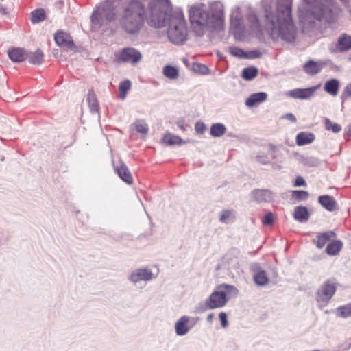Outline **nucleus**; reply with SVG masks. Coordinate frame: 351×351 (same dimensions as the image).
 <instances>
[{
    "instance_id": "obj_1",
    "label": "nucleus",
    "mask_w": 351,
    "mask_h": 351,
    "mask_svg": "<svg viewBox=\"0 0 351 351\" xmlns=\"http://www.w3.org/2000/svg\"><path fill=\"white\" fill-rule=\"evenodd\" d=\"M148 5V23L156 28L165 25L169 11L168 0H128L121 10L119 23L121 28L129 34H136L143 28L146 19L145 5Z\"/></svg>"
},
{
    "instance_id": "obj_2",
    "label": "nucleus",
    "mask_w": 351,
    "mask_h": 351,
    "mask_svg": "<svg viewBox=\"0 0 351 351\" xmlns=\"http://www.w3.org/2000/svg\"><path fill=\"white\" fill-rule=\"evenodd\" d=\"M189 19L194 33L202 36L208 29L220 30L223 27V5L221 2H214L207 8L203 3H196L189 9Z\"/></svg>"
},
{
    "instance_id": "obj_3",
    "label": "nucleus",
    "mask_w": 351,
    "mask_h": 351,
    "mask_svg": "<svg viewBox=\"0 0 351 351\" xmlns=\"http://www.w3.org/2000/svg\"><path fill=\"white\" fill-rule=\"evenodd\" d=\"M304 8L299 10L303 27L313 28L320 23L334 22L341 12L340 8L333 0H303Z\"/></svg>"
},
{
    "instance_id": "obj_4",
    "label": "nucleus",
    "mask_w": 351,
    "mask_h": 351,
    "mask_svg": "<svg viewBox=\"0 0 351 351\" xmlns=\"http://www.w3.org/2000/svg\"><path fill=\"white\" fill-rule=\"evenodd\" d=\"M291 0H278L276 16L270 13L265 15L267 28L273 39L281 38L293 42L295 38V29L291 19Z\"/></svg>"
},
{
    "instance_id": "obj_5",
    "label": "nucleus",
    "mask_w": 351,
    "mask_h": 351,
    "mask_svg": "<svg viewBox=\"0 0 351 351\" xmlns=\"http://www.w3.org/2000/svg\"><path fill=\"white\" fill-rule=\"evenodd\" d=\"M170 12L171 8L169 7V11L165 20V21L167 19L169 21L168 38L174 44H182L186 40L188 35L184 14L182 12H175L170 16Z\"/></svg>"
},
{
    "instance_id": "obj_6",
    "label": "nucleus",
    "mask_w": 351,
    "mask_h": 351,
    "mask_svg": "<svg viewBox=\"0 0 351 351\" xmlns=\"http://www.w3.org/2000/svg\"><path fill=\"white\" fill-rule=\"evenodd\" d=\"M102 18H105L108 21L115 19V8L111 0H106L102 8L95 10L91 17L93 23L99 22Z\"/></svg>"
},
{
    "instance_id": "obj_7",
    "label": "nucleus",
    "mask_w": 351,
    "mask_h": 351,
    "mask_svg": "<svg viewBox=\"0 0 351 351\" xmlns=\"http://www.w3.org/2000/svg\"><path fill=\"white\" fill-rule=\"evenodd\" d=\"M336 287L330 280H326L317 292L316 300L320 306H325L334 295Z\"/></svg>"
},
{
    "instance_id": "obj_8",
    "label": "nucleus",
    "mask_w": 351,
    "mask_h": 351,
    "mask_svg": "<svg viewBox=\"0 0 351 351\" xmlns=\"http://www.w3.org/2000/svg\"><path fill=\"white\" fill-rule=\"evenodd\" d=\"M226 293L223 291H214L206 302V306L210 309L223 307L227 302Z\"/></svg>"
},
{
    "instance_id": "obj_9",
    "label": "nucleus",
    "mask_w": 351,
    "mask_h": 351,
    "mask_svg": "<svg viewBox=\"0 0 351 351\" xmlns=\"http://www.w3.org/2000/svg\"><path fill=\"white\" fill-rule=\"evenodd\" d=\"M230 25L234 34H241L243 32L244 27L239 8H236L233 10L230 16Z\"/></svg>"
},
{
    "instance_id": "obj_10",
    "label": "nucleus",
    "mask_w": 351,
    "mask_h": 351,
    "mask_svg": "<svg viewBox=\"0 0 351 351\" xmlns=\"http://www.w3.org/2000/svg\"><path fill=\"white\" fill-rule=\"evenodd\" d=\"M141 53L132 47L125 48L122 50L120 58L123 62H128L136 64L141 59Z\"/></svg>"
},
{
    "instance_id": "obj_11",
    "label": "nucleus",
    "mask_w": 351,
    "mask_h": 351,
    "mask_svg": "<svg viewBox=\"0 0 351 351\" xmlns=\"http://www.w3.org/2000/svg\"><path fill=\"white\" fill-rule=\"evenodd\" d=\"M317 89V86L308 88H295L290 90L288 95L295 99H307L313 95Z\"/></svg>"
},
{
    "instance_id": "obj_12",
    "label": "nucleus",
    "mask_w": 351,
    "mask_h": 351,
    "mask_svg": "<svg viewBox=\"0 0 351 351\" xmlns=\"http://www.w3.org/2000/svg\"><path fill=\"white\" fill-rule=\"evenodd\" d=\"M54 39L57 45L61 47L67 49H73L75 47L70 35L63 31H58L55 34Z\"/></svg>"
},
{
    "instance_id": "obj_13",
    "label": "nucleus",
    "mask_w": 351,
    "mask_h": 351,
    "mask_svg": "<svg viewBox=\"0 0 351 351\" xmlns=\"http://www.w3.org/2000/svg\"><path fill=\"white\" fill-rule=\"evenodd\" d=\"M247 20L249 22V27L252 33L256 36H259L263 35V29L259 23V21L254 13L250 12L248 14Z\"/></svg>"
},
{
    "instance_id": "obj_14",
    "label": "nucleus",
    "mask_w": 351,
    "mask_h": 351,
    "mask_svg": "<svg viewBox=\"0 0 351 351\" xmlns=\"http://www.w3.org/2000/svg\"><path fill=\"white\" fill-rule=\"evenodd\" d=\"M10 59L14 62H21L27 56V53L23 48H13L8 51Z\"/></svg>"
},
{
    "instance_id": "obj_15",
    "label": "nucleus",
    "mask_w": 351,
    "mask_h": 351,
    "mask_svg": "<svg viewBox=\"0 0 351 351\" xmlns=\"http://www.w3.org/2000/svg\"><path fill=\"white\" fill-rule=\"evenodd\" d=\"M254 199L258 202H270L274 199V194L269 190H255L252 192Z\"/></svg>"
},
{
    "instance_id": "obj_16",
    "label": "nucleus",
    "mask_w": 351,
    "mask_h": 351,
    "mask_svg": "<svg viewBox=\"0 0 351 351\" xmlns=\"http://www.w3.org/2000/svg\"><path fill=\"white\" fill-rule=\"evenodd\" d=\"M319 204L328 211H334L338 209L337 204L335 199L330 195H322L319 197Z\"/></svg>"
},
{
    "instance_id": "obj_17",
    "label": "nucleus",
    "mask_w": 351,
    "mask_h": 351,
    "mask_svg": "<svg viewBox=\"0 0 351 351\" xmlns=\"http://www.w3.org/2000/svg\"><path fill=\"white\" fill-rule=\"evenodd\" d=\"M338 51L344 52L351 49V36L348 34H343L338 39L337 43Z\"/></svg>"
},
{
    "instance_id": "obj_18",
    "label": "nucleus",
    "mask_w": 351,
    "mask_h": 351,
    "mask_svg": "<svg viewBox=\"0 0 351 351\" xmlns=\"http://www.w3.org/2000/svg\"><path fill=\"white\" fill-rule=\"evenodd\" d=\"M152 278V272L148 269H138L130 276V280L133 282L139 280H148Z\"/></svg>"
},
{
    "instance_id": "obj_19",
    "label": "nucleus",
    "mask_w": 351,
    "mask_h": 351,
    "mask_svg": "<svg viewBox=\"0 0 351 351\" xmlns=\"http://www.w3.org/2000/svg\"><path fill=\"white\" fill-rule=\"evenodd\" d=\"M339 88V82L336 79L327 81L324 86V90L332 96H336L338 94Z\"/></svg>"
},
{
    "instance_id": "obj_20",
    "label": "nucleus",
    "mask_w": 351,
    "mask_h": 351,
    "mask_svg": "<svg viewBox=\"0 0 351 351\" xmlns=\"http://www.w3.org/2000/svg\"><path fill=\"white\" fill-rule=\"evenodd\" d=\"M117 172L120 177V178L123 180L127 184H132L133 182V178L131 173L129 171L128 168L124 164H121L119 167L117 168Z\"/></svg>"
},
{
    "instance_id": "obj_21",
    "label": "nucleus",
    "mask_w": 351,
    "mask_h": 351,
    "mask_svg": "<svg viewBox=\"0 0 351 351\" xmlns=\"http://www.w3.org/2000/svg\"><path fill=\"white\" fill-rule=\"evenodd\" d=\"M267 98V94L265 93H257L252 94L245 101V105L252 107L257 104L264 101Z\"/></svg>"
},
{
    "instance_id": "obj_22",
    "label": "nucleus",
    "mask_w": 351,
    "mask_h": 351,
    "mask_svg": "<svg viewBox=\"0 0 351 351\" xmlns=\"http://www.w3.org/2000/svg\"><path fill=\"white\" fill-rule=\"evenodd\" d=\"M294 218L300 222L306 221L309 218V213L304 206H298L294 210Z\"/></svg>"
},
{
    "instance_id": "obj_23",
    "label": "nucleus",
    "mask_w": 351,
    "mask_h": 351,
    "mask_svg": "<svg viewBox=\"0 0 351 351\" xmlns=\"http://www.w3.org/2000/svg\"><path fill=\"white\" fill-rule=\"evenodd\" d=\"M322 66L314 61L309 60L304 65V71L309 75H315L320 72Z\"/></svg>"
},
{
    "instance_id": "obj_24",
    "label": "nucleus",
    "mask_w": 351,
    "mask_h": 351,
    "mask_svg": "<svg viewBox=\"0 0 351 351\" xmlns=\"http://www.w3.org/2000/svg\"><path fill=\"white\" fill-rule=\"evenodd\" d=\"M315 136L311 133L300 132L296 136V142L298 145H304L312 143Z\"/></svg>"
},
{
    "instance_id": "obj_25",
    "label": "nucleus",
    "mask_w": 351,
    "mask_h": 351,
    "mask_svg": "<svg viewBox=\"0 0 351 351\" xmlns=\"http://www.w3.org/2000/svg\"><path fill=\"white\" fill-rule=\"evenodd\" d=\"M336 237V234L332 231H328L322 233L317 237V247L318 248H322L327 241H330L332 238Z\"/></svg>"
},
{
    "instance_id": "obj_26",
    "label": "nucleus",
    "mask_w": 351,
    "mask_h": 351,
    "mask_svg": "<svg viewBox=\"0 0 351 351\" xmlns=\"http://www.w3.org/2000/svg\"><path fill=\"white\" fill-rule=\"evenodd\" d=\"M343 247V243L341 241L337 240L329 243L326 249V252L328 254L334 256L337 255Z\"/></svg>"
},
{
    "instance_id": "obj_27",
    "label": "nucleus",
    "mask_w": 351,
    "mask_h": 351,
    "mask_svg": "<svg viewBox=\"0 0 351 351\" xmlns=\"http://www.w3.org/2000/svg\"><path fill=\"white\" fill-rule=\"evenodd\" d=\"M43 52L38 49L34 52L27 53V58L31 64H40L43 62Z\"/></svg>"
},
{
    "instance_id": "obj_28",
    "label": "nucleus",
    "mask_w": 351,
    "mask_h": 351,
    "mask_svg": "<svg viewBox=\"0 0 351 351\" xmlns=\"http://www.w3.org/2000/svg\"><path fill=\"white\" fill-rule=\"evenodd\" d=\"M189 321V318L186 316H183L181 319L176 324V330L178 335H185L188 332V328L186 324Z\"/></svg>"
},
{
    "instance_id": "obj_29",
    "label": "nucleus",
    "mask_w": 351,
    "mask_h": 351,
    "mask_svg": "<svg viewBox=\"0 0 351 351\" xmlns=\"http://www.w3.org/2000/svg\"><path fill=\"white\" fill-rule=\"evenodd\" d=\"M87 101L91 112H97L99 110V104L96 95L93 90H90L87 95Z\"/></svg>"
},
{
    "instance_id": "obj_30",
    "label": "nucleus",
    "mask_w": 351,
    "mask_h": 351,
    "mask_svg": "<svg viewBox=\"0 0 351 351\" xmlns=\"http://www.w3.org/2000/svg\"><path fill=\"white\" fill-rule=\"evenodd\" d=\"M254 280L256 284L264 286L268 282V278L265 271L258 269L254 275Z\"/></svg>"
},
{
    "instance_id": "obj_31",
    "label": "nucleus",
    "mask_w": 351,
    "mask_h": 351,
    "mask_svg": "<svg viewBox=\"0 0 351 351\" xmlns=\"http://www.w3.org/2000/svg\"><path fill=\"white\" fill-rule=\"evenodd\" d=\"M226 128L222 123H214L210 128V134L213 136L219 137L225 134Z\"/></svg>"
},
{
    "instance_id": "obj_32",
    "label": "nucleus",
    "mask_w": 351,
    "mask_h": 351,
    "mask_svg": "<svg viewBox=\"0 0 351 351\" xmlns=\"http://www.w3.org/2000/svg\"><path fill=\"white\" fill-rule=\"evenodd\" d=\"M258 74V70L254 66L247 67L243 70L242 77L247 80H251Z\"/></svg>"
},
{
    "instance_id": "obj_33",
    "label": "nucleus",
    "mask_w": 351,
    "mask_h": 351,
    "mask_svg": "<svg viewBox=\"0 0 351 351\" xmlns=\"http://www.w3.org/2000/svg\"><path fill=\"white\" fill-rule=\"evenodd\" d=\"M163 74L165 77L171 80H175L178 76V71L174 66H165L163 69Z\"/></svg>"
},
{
    "instance_id": "obj_34",
    "label": "nucleus",
    "mask_w": 351,
    "mask_h": 351,
    "mask_svg": "<svg viewBox=\"0 0 351 351\" xmlns=\"http://www.w3.org/2000/svg\"><path fill=\"white\" fill-rule=\"evenodd\" d=\"M45 19V12L43 9H37L32 12V22L38 23L44 21Z\"/></svg>"
},
{
    "instance_id": "obj_35",
    "label": "nucleus",
    "mask_w": 351,
    "mask_h": 351,
    "mask_svg": "<svg viewBox=\"0 0 351 351\" xmlns=\"http://www.w3.org/2000/svg\"><path fill=\"white\" fill-rule=\"evenodd\" d=\"M163 142L169 145H180L182 143V139L178 136L170 134L165 135L163 137Z\"/></svg>"
},
{
    "instance_id": "obj_36",
    "label": "nucleus",
    "mask_w": 351,
    "mask_h": 351,
    "mask_svg": "<svg viewBox=\"0 0 351 351\" xmlns=\"http://www.w3.org/2000/svg\"><path fill=\"white\" fill-rule=\"evenodd\" d=\"M130 88L131 82L128 80H124L120 83L119 89L121 99H123L125 98L127 92L130 89Z\"/></svg>"
},
{
    "instance_id": "obj_37",
    "label": "nucleus",
    "mask_w": 351,
    "mask_h": 351,
    "mask_svg": "<svg viewBox=\"0 0 351 351\" xmlns=\"http://www.w3.org/2000/svg\"><path fill=\"white\" fill-rule=\"evenodd\" d=\"M324 123L326 129L327 130H331L334 133H337L341 130V127L340 125L335 123H332L331 121L328 118L325 119Z\"/></svg>"
},
{
    "instance_id": "obj_38",
    "label": "nucleus",
    "mask_w": 351,
    "mask_h": 351,
    "mask_svg": "<svg viewBox=\"0 0 351 351\" xmlns=\"http://www.w3.org/2000/svg\"><path fill=\"white\" fill-rule=\"evenodd\" d=\"M308 197V193L304 191H293L292 198L298 201L306 200Z\"/></svg>"
},
{
    "instance_id": "obj_39",
    "label": "nucleus",
    "mask_w": 351,
    "mask_h": 351,
    "mask_svg": "<svg viewBox=\"0 0 351 351\" xmlns=\"http://www.w3.org/2000/svg\"><path fill=\"white\" fill-rule=\"evenodd\" d=\"M136 131L141 134H146L148 131L147 125L141 121H138L134 123Z\"/></svg>"
},
{
    "instance_id": "obj_40",
    "label": "nucleus",
    "mask_w": 351,
    "mask_h": 351,
    "mask_svg": "<svg viewBox=\"0 0 351 351\" xmlns=\"http://www.w3.org/2000/svg\"><path fill=\"white\" fill-rule=\"evenodd\" d=\"M340 315L342 317H348L351 316V304L341 306L338 308Z\"/></svg>"
},
{
    "instance_id": "obj_41",
    "label": "nucleus",
    "mask_w": 351,
    "mask_h": 351,
    "mask_svg": "<svg viewBox=\"0 0 351 351\" xmlns=\"http://www.w3.org/2000/svg\"><path fill=\"white\" fill-rule=\"evenodd\" d=\"M230 53L236 57L239 58H246L247 55L246 53L244 52L239 47H231L230 49Z\"/></svg>"
},
{
    "instance_id": "obj_42",
    "label": "nucleus",
    "mask_w": 351,
    "mask_h": 351,
    "mask_svg": "<svg viewBox=\"0 0 351 351\" xmlns=\"http://www.w3.org/2000/svg\"><path fill=\"white\" fill-rule=\"evenodd\" d=\"M274 216L272 213H267L263 218L262 223L265 226H271L273 224Z\"/></svg>"
},
{
    "instance_id": "obj_43",
    "label": "nucleus",
    "mask_w": 351,
    "mask_h": 351,
    "mask_svg": "<svg viewBox=\"0 0 351 351\" xmlns=\"http://www.w3.org/2000/svg\"><path fill=\"white\" fill-rule=\"evenodd\" d=\"M193 69L202 74H206L208 71V68L206 66L201 64H195L193 65Z\"/></svg>"
},
{
    "instance_id": "obj_44",
    "label": "nucleus",
    "mask_w": 351,
    "mask_h": 351,
    "mask_svg": "<svg viewBox=\"0 0 351 351\" xmlns=\"http://www.w3.org/2000/svg\"><path fill=\"white\" fill-rule=\"evenodd\" d=\"M233 215L232 211L231 210H224L221 217L219 220L221 222L226 223L228 220Z\"/></svg>"
},
{
    "instance_id": "obj_45",
    "label": "nucleus",
    "mask_w": 351,
    "mask_h": 351,
    "mask_svg": "<svg viewBox=\"0 0 351 351\" xmlns=\"http://www.w3.org/2000/svg\"><path fill=\"white\" fill-rule=\"evenodd\" d=\"M219 319L221 320V326L223 328H226L228 326V320L227 315L225 313H220L219 315Z\"/></svg>"
},
{
    "instance_id": "obj_46",
    "label": "nucleus",
    "mask_w": 351,
    "mask_h": 351,
    "mask_svg": "<svg viewBox=\"0 0 351 351\" xmlns=\"http://www.w3.org/2000/svg\"><path fill=\"white\" fill-rule=\"evenodd\" d=\"M246 58H256L260 57L261 52L257 50H254L246 53Z\"/></svg>"
},
{
    "instance_id": "obj_47",
    "label": "nucleus",
    "mask_w": 351,
    "mask_h": 351,
    "mask_svg": "<svg viewBox=\"0 0 351 351\" xmlns=\"http://www.w3.org/2000/svg\"><path fill=\"white\" fill-rule=\"evenodd\" d=\"M305 184H306V182L302 177L298 176L296 178L295 181V186H304Z\"/></svg>"
},
{
    "instance_id": "obj_48",
    "label": "nucleus",
    "mask_w": 351,
    "mask_h": 351,
    "mask_svg": "<svg viewBox=\"0 0 351 351\" xmlns=\"http://www.w3.org/2000/svg\"><path fill=\"white\" fill-rule=\"evenodd\" d=\"M205 126L204 123H197L195 125V130L198 133H202L204 130Z\"/></svg>"
},
{
    "instance_id": "obj_49",
    "label": "nucleus",
    "mask_w": 351,
    "mask_h": 351,
    "mask_svg": "<svg viewBox=\"0 0 351 351\" xmlns=\"http://www.w3.org/2000/svg\"><path fill=\"white\" fill-rule=\"evenodd\" d=\"M257 158H258V160L261 163H263V164H266V163L269 162V158L267 156H258Z\"/></svg>"
},
{
    "instance_id": "obj_50",
    "label": "nucleus",
    "mask_w": 351,
    "mask_h": 351,
    "mask_svg": "<svg viewBox=\"0 0 351 351\" xmlns=\"http://www.w3.org/2000/svg\"><path fill=\"white\" fill-rule=\"evenodd\" d=\"M343 95L346 97L351 96V84L345 88L343 90Z\"/></svg>"
},
{
    "instance_id": "obj_51",
    "label": "nucleus",
    "mask_w": 351,
    "mask_h": 351,
    "mask_svg": "<svg viewBox=\"0 0 351 351\" xmlns=\"http://www.w3.org/2000/svg\"><path fill=\"white\" fill-rule=\"evenodd\" d=\"M284 117L285 119L291 121V122L295 123L296 121L295 117L293 114H291V113L287 114Z\"/></svg>"
},
{
    "instance_id": "obj_52",
    "label": "nucleus",
    "mask_w": 351,
    "mask_h": 351,
    "mask_svg": "<svg viewBox=\"0 0 351 351\" xmlns=\"http://www.w3.org/2000/svg\"><path fill=\"white\" fill-rule=\"evenodd\" d=\"M347 8L349 12L351 13V0H341Z\"/></svg>"
},
{
    "instance_id": "obj_53",
    "label": "nucleus",
    "mask_w": 351,
    "mask_h": 351,
    "mask_svg": "<svg viewBox=\"0 0 351 351\" xmlns=\"http://www.w3.org/2000/svg\"><path fill=\"white\" fill-rule=\"evenodd\" d=\"M223 287V286L220 287L219 288H221ZM224 288H226L227 290H228L229 289H234V287L232 286H230V285H225L223 286Z\"/></svg>"
},
{
    "instance_id": "obj_54",
    "label": "nucleus",
    "mask_w": 351,
    "mask_h": 351,
    "mask_svg": "<svg viewBox=\"0 0 351 351\" xmlns=\"http://www.w3.org/2000/svg\"><path fill=\"white\" fill-rule=\"evenodd\" d=\"M213 319V315H209L208 317V320H211Z\"/></svg>"
},
{
    "instance_id": "obj_55",
    "label": "nucleus",
    "mask_w": 351,
    "mask_h": 351,
    "mask_svg": "<svg viewBox=\"0 0 351 351\" xmlns=\"http://www.w3.org/2000/svg\"><path fill=\"white\" fill-rule=\"evenodd\" d=\"M111 1H112V2L113 3V0H111Z\"/></svg>"
}]
</instances>
